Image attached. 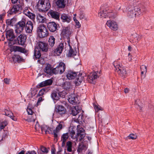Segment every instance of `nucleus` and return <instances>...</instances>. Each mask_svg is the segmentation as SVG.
I'll return each instance as SVG.
<instances>
[{"label": "nucleus", "mask_w": 154, "mask_h": 154, "mask_svg": "<svg viewBox=\"0 0 154 154\" xmlns=\"http://www.w3.org/2000/svg\"><path fill=\"white\" fill-rule=\"evenodd\" d=\"M100 72L98 71L91 73L87 77L88 82L91 83H94V81L100 76Z\"/></svg>", "instance_id": "obj_9"}, {"label": "nucleus", "mask_w": 154, "mask_h": 154, "mask_svg": "<svg viewBox=\"0 0 154 154\" xmlns=\"http://www.w3.org/2000/svg\"><path fill=\"white\" fill-rule=\"evenodd\" d=\"M16 21V19L15 18H13L11 19H8L6 20V23L8 25L13 26Z\"/></svg>", "instance_id": "obj_35"}, {"label": "nucleus", "mask_w": 154, "mask_h": 154, "mask_svg": "<svg viewBox=\"0 0 154 154\" xmlns=\"http://www.w3.org/2000/svg\"><path fill=\"white\" fill-rule=\"evenodd\" d=\"M10 81V79L6 78L4 79V81L5 84H9Z\"/></svg>", "instance_id": "obj_54"}, {"label": "nucleus", "mask_w": 154, "mask_h": 154, "mask_svg": "<svg viewBox=\"0 0 154 154\" xmlns=\"http://www.w3.org/2000/svg\"><path fill=\"white\" fill-rule=\"evenodd\" d=\"M8 122L6 121H5L0 122V129L1 131L2 130H4L5 127L8 125Z\"/></svg>", "instance_id": "obj_47"}, {"label": "nucleus", "mask_w": 154, "mask_h": 154, "mask_svg": "<svg viewBox=\"0 0 154 154\" xmlns=\"http://www.w3.org/2000/svg\"><path fill=\"white\" fill-rule=\"evenodd\" d=\"M67 3V0H58L56 2L58 7L61 8H64Z\"/></svg>", "instance_id": "obj_26"}, {"label": "nucleus", "mask_w": 154, "mask_h": 154, "mask_svg": "<svg viewBox=\"0 0 154 154\" xmlns=\"http://www.w3.org/2000/svg\"><path fill=\"white\" fill-rule=\"evenodd\" d=\"M27 111L29 115H32L33 118L31 119L30 121H33L34 122L35 120L36 116L35 114L34 115L33 114V112L31 110V109H27Z\"/></svg>", "instance_id": "obj_43"}, {"label": "nucleus", "mask_w": 154, "mask_h": 154, "mask_svg": "<svg viewBox=\"0 0 154 154\" xmlns=\"http://www.w3.org/2000/svg\"><path fill=\"white\" fill-rule=\"evenodd\" d=\"M2 131H4V132L2 134V139L8 136V131H5L4 130H3Z\"/></svg>", "instance_id": "obj_50"}, {"label": "nucleus", "mask_w": 154, "mask_h": 154, "mask_svg": "<svg viewBox=\"0 0 154 154\" xmlns=\"http://www.w3.org/2000/svg\"><path fill=\"white\" fill-rule=\"evenodd\" d=\"M68 97V101L72 104H77L79 103L78 97L74 94L69 95Z\"/></svg>", "instance_id": "obj_14"}, {"label": "nucleus", "mask_w": 154, "mask_h": 154, "mask_svg": "<svg viewBox=\"0 0 154 154\" xmlns=\"http://www.w3.org/2000/svg\"><path fill=\"white\" fill-rule=\"evenodd\" d=\"M37 19L38 22L41 23H45L46 22V19L40 14H38L37 15Z\"/></svg>", "instance_id": "obj_34"}, {"label": "nucleus", "mask_w": 154, "mask_h": 154, "mask_svg": "<svg viewBox=\"0 0 154 154\" xmlns=\"http://www.w3.org/2000/svg\"><path fill=\"white\" fill-rule=\"evenodd\" d=\"M57 25H58V24H57L54 22H51L48 23L47 27L50 32H55L58 29Z\"/></svg>", "instance_id": "obj_15"}, {"label": "nucleus", "mask_w": 154, "mask_h": 154, "mask_svg": "<svg viewBox=\"0 0 154 154\" xmlns=\"http://www.w3.org/2000/svg\"><path fill=\"white\" fill-rule=\"evenodd\" d=\"M117 14V13L114 11L113 12L107 9L102 10L101 9L99 13V16L102 18H106L107 17L109 18H114L116 17Z\"/></svg>", "instance_id": "obj_4"}, {"label": "nucleus", "mask_w": 154, "mask_h": 154, "mask_svg": "<svg viewBox=\"0 0 154 154\" xmlns=\"http://www.w3.org/2000/svg\"><path fill=\"white\" fill-rule=\"evenodd\" d=\"M47 128L46 126H44L41 127L40 128L42 132H45V131H46Z\"/></svg>", "instance_id": "obj_58"}, {"label": "nucleus", "mask_w": 154, "mask_h": 154, "mask_svg": "<svg viewBox=\"0 0 154 154\" xmlns=\"http://www.w3.org/2000/svg\"><path fill=\"white\" fill-rule=\"evenodd\" d=\"M37 32L40 38L47 36L48 34V31L44 24L40 25L37 28Z\"/></svg>", "instance_id": "obj_5"}, {"label": "nucleus", "mask_w": 154, "mask_h": 154, "mask_svg": "<svg viewBox=\"0 0 154 154\" xmlns=\"http://www.w3.org/2000/svg\"><path fill=\"white\" fill-rule=\"evenodd\" d=\"M51 97L54 100H59V97L57 94V92L55 91H53L51 94Z\"/></svg>", "instance_id": "obj_40"}, {"label": "nucleus", "mask_w": 154, "mask_h": 154, "mask_svg": "<svg viewBox=\"0 0 154 154\" xmlns=\"http://www.w3.org/2000/svg\"><path fill=\"white\" fill-rule=\"evenodd\" d=\"M83 115H80L78 117V119L79 121H82L83 120Z\"/></svg>", "instance_id": "obj_62"}, {"label": "nucleus", "mask_w": 154, "mask_h": 154, "mask_svg": "<svg viewBox=\"0 0 154 154\" xmlns=\"http://www.w3.org/2000/svg\"><path fill=\"white\" fill-rule=\"evenodd\" d=\"M63 87L64 89L68 90L71 89L72 87V85L70 82H66L63 84Z\"/></svg>", "instance_id": "obj_41"}, {"label": "nucleus", "mask_w": 154, "mask_h": 154, "mask_svg": "<svg viewBox=\"0 0 154 154\" xmlns=\"http://www.w3.org/2000/svg\"><path fill=\"white\" fill-rule=\"evenodd\" d=\"M49 149V148H47L44 146H41L40 147V150H38V154H46L48 152Z\"/></svg>", "instance_id": "obj_32"}, {"label": "nucleus", "mask_w": 154, "mask_h": 154, "mask_svg": "<svg viewBox=\"0 0 154 154\" xmlns=\"http://www.w3.org/2000/svg\"><path fill=\"white\" fill-rule=\"evenodd\" d=\"M26 36L24 34H20L17 37V39L14 40V42H11V44H19L24 45L26 38Z\"/></svg>", "instance_id": "obj_8"}, {"label": "nucleus", "mask_w": 154, "mask_h": 154, "mask_svg": "<svg viewBox=\"0 0 154 154\" xmlns=\"http://www.w3.org/2000/svg\"><path fill=\"white\" fill-rule=\"evenodd\" d=\"M64 125L63 122H60L57 126L55 129L53 130V134L55 139H56L57 140V133L62 129Z\"/></svg>", "instance_id": "obj_13"}, {"label": "nucleus", "mask_w": 154, "mask_h": 154, "mask_svg": "<svg viewBox=\"0 0 154 154\" xmlns=\"http://www.w3.org/2000/svg\"><path fill=\"white\" fill-rule=\"evenodd\" d=\"M12 120L16 121H17V119L13 116V113L12 115H11V116L9 117Z\"/></svg>", "instance_id": "obj_59"}, {"label": "nucleus", "mask_w": 154, "mask_h": 154, "mask_svg": "<svg viewBox=\"0 0 154 154\" xmlns=\"http://www.w3.org/2000/svg\"><path fill=\"white\" fill-rule=\"evenodd\" d=\"M77 139H79V141H81L83 139L85 136V130L82 128H81L78 131V133L77 134Z\"/></svg>", "instance_id": "obj_20"}, {"label": "nucleus", "mask_w": 154, "mask_h": 154, "mask_svg": "<svg viewBox=\"0 0 154 154\" xmlns=\"http://www.w3.org/2000/svg\"><path fill=\"white\" fill-rule=\"evenodd\" d=\"M84 79V77L82 76V74L78 75L75 79V83L76 85H79L82 83Z\"/></svg>", "instance_id": "obj_33"}, {"label": "nucleus", "mask_w": 154, "mask_h": 154, "mask_svg": "<svg viewBox=\"0 0 154 154\" xmlns=\"http://www.w3.org/2000/svg\"><path fill=\"white\" fill-rule=\"evenodd\" d=\"M19 4L14 5L13 7L8 12V14L11 15L16 14L19 12L22 7L24 5V3L22 1H19Z\"/></svg>", "instance_id": "obj_6"}, {"label": "nucleus", "mask_w": 154, "mask_h": 154, "mask_svg": "<svg viewBox=\"0 0 154 154\" xmlns=\"http://www.w3.org/2000/svg\"><path fill=\"white\" fill-rule=\"evenodd\" d=\"M69 133H66L63 134L61 137V141H62V146H64L66 140L69 137Z\"/></svg>", "instance_id": "obj_31"}, {"label": "nucleus", "mask_w": 154, "mask_h": 154, "mask_svg": "<svg viewBox=\"0 0 154 154\" xmlns=\"http://www.w3.org/2000/svg\"><path fill=\"white\" fill-rule=\"evenodd\" d=\"M26 154H36V153L35 151L33 150L30 152H28Z\"/></svg>", "instance_id": "obj_61"}, {"label": "nucleus", "mask_w": 154, "mask_h": 154, "mask_svg": "<svg viewBox=\"0 0 154 154\" xmlns=\"http://www.w3.org/2000/svg\"><path fill=\"white\" fill-rule=\"evenodd\" d=\"M33 25L32 22L31 21H28L26 23L25 30L26 33H31L33 29Z\"/></svg>", "instance_id": "obj_19"}, {"label": "nucleus", "mask_w": 154, "mask_h": 154, "mask_svg": "<svg viewBox=\"0 0 154 154\" xmlns=\"http://www.w3.org/2000/svg\"><path fill=\"white\" fill-rule=\"evenodd\" d=\"M141 71L145 72V73L147 72L146 66L144 65H142L140 67Z\"/></svg>", "instance_id": "obj_51"}, {"label": "nucleus", "mask_w": 154, "mask_h": 154, "mask_svg": "<svg viewBox=\"0 0 154 154\" xmlns=\"http://www.w3.org/2000/svg\"><path fill=\"white\" fill-rule=\"evenodd\" d=\"M53 82V81L51 79H49L43 81L39 83V86L40 87H43L45 86L51 85Z\"/></svg>", "instance_id": "obj_27"}, {"label": "nucleus", "mask_w": 154, "mask_h": 154, "mask_svg": "<svg viewBox=\"0 0 154 154\" xmlns=\"http://www.w3.org/2000/svg\"><path fill=\"white\" fill-rule=\"evenodd\" d=\"M41 127H40L39 125L38 124V122H37L35 125V128L36 131L39 130Z\"/></svg>", "instance_id": "obj_56"}, {"label": "nucleus", "mask_w": 154, "mask_h": 154, "mask_svg": "<svg viewBox=\"0 0 154 154\" xmlns=\"http://www.w3.org/2000/svg\"><path fill=\"white\" fill-rule=\"evenodd\" d=\"M64 48V42L60 43L58 46L54 51V53L59 55L62 53Z\"/></svg>", "instance_id": "obj_23"}, {"label": "nucleus", "mask_w": 154, "mask_h": 154, "mask_svg": "<svg viewBox=\"0 0 154 154\" xmlns=\"http://www.w3.org/2000/svg\"><path fill=\"white\" fill-rule=\"evenodd\" d=\"M48 91V89L46 88H43L41 89L38 94V96H41L45 94Z\"/></svg>", "instance_id": "obj_45"}, {"label": "nucleus", "mask_w": 154, "mask_h": 154, "mask_svg": "<svg viewBox=\"0 0 154 154\" xmlns=\"http://www.w3.org/2000/svg\"><path fill=\"white\" fill-rule=\"evenodd\" d=\"M75 23H76V26L77 28H79L81 27V25L78 20H76Z\"/></svg>", "instance_id": "obj_57"}, {"label": "nucleus", "mask_w": 154, "mask_h": 154, "mask_svg": "<svg viewBox=\"0 0 154 154\" xmlns=\"http://www.w3.org/2000/svg\"><path fill=\"white\" fill-rule=\"evenodd\" d=\"M80 108L79 106L72 107L70 109V114L73 116H75L80 112Z\"/></svg>", "instance_id": "obj_21"}, {"label": "nucleus", "mask_w": 154, "mask_h": 154, "mask_svg": "<svg viewBox=\"0 0 154 154\" xmlns=\"http://www.w3.org/2000/svg\"><path fill=\"white\" fill-rule=\"evenodd\" d=\"M48 14L51 16L52 18L54 19L57 20L59 19V14L57 12L51 10L49 12Z\"/></svg>", "instance_id": "obj_29"}, {"label": "nucleus", "mask_w": 154, "mask_h": 154, "mask_svg": "<svg viewBox=\"0 0 154 154\" xmlns=\"http://www.w3.org/2000/svg\"><path fill=\"white\" fill-rule=\"evenodd\" d=\"M61 19L63 22H66L67 23H69L71 21L72 18L68 14H63L61 15Z\"/></svg>", "instance_id": "obj_24"}, {"label": "nucleus", "mask_w": 154, "mask_h": 154, "mask_svg": "<svg viewBox=\"0 0 154 154\" xmlns=\"http://www.w3.org/2000/svg\"><path fill=\"white\" fill-rule=\"evenodd\" d=\"M87 148V146L84 145L83 143H82L79 144L78 151L80 152L82 150H85Z\"/></svg>", "instance_id": "obj_37"}, {"label": "nucleus", "mask_w": 154, "mask_h": 154, "mask_svg": "<svg viewBox=\"0 0 154 154\" xmlns=\"http://www.w3.org/2000/svg\"><path fill=\"white\" fill-rule=\"evenodd\" d=\"M44 71L45 72L50 75L54 74L53 69H52L51 65L49 64H48L46 66L44 70Z\"/></svg>", "instance_id": "obj_28"}, {"label": "nucleus", "mask_w": 154, "mask_h": 154, "mask_svg": "<svg viewBox=\"0 0 154 154\" xmlns=\"http://www.w3.org/2000/svg\"><path fill=\"white\" fill-rule=\"evenodd\" d=\"M66 65L63 62H60L56 68L53 69L54 74H62L65 71Z\"/></svg>", "instance_id": "obj_7"}, {"label": "nucleus", "mask_w": 154, "mask_h": 154, "mask_svg": "<svg viewBox=\"0 0 154 154\" xmlns=\"http://www.w3.org/2000/svg\"><path fill=\"white\" fill-rule=\"evenodd\" d=\"M69 48L70 49L68 54V56L73 57L75 59H77L78 57V56H76V52L73 50L71 47Z\"/></svg>", "instance_id": "obj_30"}, {"label": "nucleus", "mask_w": 154, "mask_h": 154, "mask_svg": "<svg viewBox=\"0 0 154 154\" xmlns=\"http://www.w3.org/2000/svg\"><path fill=\"white\" fill-rule=\"evenodd\" d=\"M34 56L36 59H39L41 56V54L39 50L37 48L34 49Z\"/></svg>", "instance_id": "obj_36"}, {"label": "nucleus", "mask_w": 154, "mask_h": 154, "mask_svg": "<svg viewBox=\"0 0 154 154\" xmlns=\"http://www.w3.org/2000/svg\"><path fill=\"white\" fill-rule=\"evenodd\" d=\"M55 111L57 114L61 115L65 114L66 113V109L63 106L61 105H57L55 107Z\"/></svg>", "instance_id": "obj_17"}, {"label": "nucleus", "mask_w": 154, "mask_h": 154, "mask_svg": "<svg viewBox=\"0 0 154 154\" xmlns=\"http://www.w3.org/2000/svg\"><path fill=\"white\" fill-rule=\"evenodd\" d=\"M138 35L135 34L132 35V38H136L137 40H139V37Z\"/></svg>", "instance_id": "obj_55"}, {"label": "nucleus", "mask_w": 154, "mask_h": 154, "mask_svg": "<svg viewBox=\"0 0 154 154\" xmlns=\"http://www.w3.org/2000/svg\"><path fill=\"white\" fill-rule=\"evenodd\" d=\"M113 65L115 68V71L117 72L119 75L123 78H125L127 75L125 69L117 61L114 62Z\"/></svg>", "instance_id": "obj_3"}, {"label": "nucleus", "mask_w": 154, "mask_h": 154, "mask_svg": "<svg viewBox=\"0 0 154 154\" xmlns=\"http://www.w3.org/2000/svg\"><path fill=\"white\" fill-rule=\"evenodd\" d=\"M11 60L14 62H18V63H20L21 61H23V58L20 56L19 55H14L11 57Z\"/></svg>", "instance_id": "obj_25"}, {"label": "nucleus", "mask_w": 154, "mask_h": 154, "mask_svg": "<svg viewBox=\"0 0 154 154\" xmlns=\"http://www.w3.org/2000/svg\"><path fill=\"white\" fill-rule=\"evenodd\" d=\"M55 39L53 36H51L49 38L48 43L49 45L53 47L55 43Z\"/></svg>", "instance_id": "obj_38"}, {"label": "nucleus", "mask_w": 154, "mask_h": 154, "mask_svg": "<svg viewBox=\"0 0 154 154\" xmlns=\"http://www.w3.org/2000/svg\"><path fill=\"white\" fill-rule=\"evenodd\" d=\"M107 25L111 29L116 31L118 29V27L116 23L111 20H108L106 23Z\"/></svg>", "instance_id": "obj_16"}, {"label": "nucleus", "mask_w": 154, "mask_h": 154, "mask_svg": "<svg viewBox=\"0 0 154 154\" xmlns=\"http://www.w3.org/2000/svg\"><path fill=\"white\" fill-rule=\"evenodd\" d=\"M6 37L8 40L10 41V43L14 42V39L15 38L14 30L13 29H10L6 31Z\"/></svg>", "instance_id": "obj_12"}, {"label": "nucleus", "mask_w": 154, "mask_h": 154, "mask_svg": "<svg viewBox=\"0 0 154 154\" xmlns=\"http://www.w3.org/2000/svg\"><path fill=\"white\" fill-rule=\"evenodd\" d=\"M26 23L25 20H24L19 22L17 24L15 32L17 33H19L22 32L25 26Z\"/></svg>", "instance_id": "obj_11"}, {"label": "nucleus", "mask_w": 154, "mask_h": 154, "mask_svg": "<svg viewBox=\"0 0 154 154\" xmlns=\"http://www.w3.org/2000/svg\"><path fill=\"white\" fill-rule=\"evenodd\" d=\"M76 75V72L72 70H69L66 72V76L69 80H72L74 79Z\"/></svg>", "instance_id": "obj_22"}, {"label": "nucleus", "mask_w": 154, "mask_h": 154, "mask_svg": "<svg viewBox=\"0 0 154 154\" xmlns=\"http://www.w3.org/2000/svg\"><path fill=\"white\" fill-rule=\"evenodd\" d=\"M37 7L39 11H47L51 7V4L48 0H39Z\"/></svg>", "instance_id": "obj_2"}, {"label": "nucleus", "mask_w": 154, "mask_h": 154, "mask_svg": "<svg viewBox=\"0 0 154 154\" xmlns=\"http://www.w3.org/2000/svg\"><path fill=\"white\" fill-rule=\"evenodd\" d=\"M66 148L67 150L69 152H71L72 151V143L71 142L69 141L66 143Z\"/></svg>", "instance_id": "obj_46"}, {"label": "nucleus", "mask_w": 154, "mask_h": 154, "mask_svg": "<svg viewBox=\"0 0 154 154\" xmlns=\"http://www.w3.org/2000/svg\"><path fill=\"white\" fill-rule=\"evenodd\" d=\"M62 33L63 35H69L71 34L69 28L67 27L63 29Z\"/></svg>", "instance_id": "obj_42"}, {"label": "nucleus", "mask_w": 154, "mask_h": 154, "mask_svg": "<svg viewBox=\"0 0 154 154\" xmlns=\"http://www.w3.org/2000/svg\"><path fill=\"white\" fill-rule=\"evenodd\" d=\"M13 50L15 51H18L21 53L25 52V49L23 48L18 46H14L13 48Z\"/></svg>", "instance_id": "obj_39"}, {"label": "nucleus", "mask_w": 154, "mask_h": 154, "mask_svg": "<svg viewBox=\"0 0 154 154\" xmlns=\"http://www.w3.org/2000/svg\"><path fill=\"white\" fill-rule=\"evenodd\" d=\"M128 16L130 18H134L136 16L143 15L146 11L145 7H135L134 9L132 8H129L128 9L126 8Z\"/></svg>", "instance_id": "obj_1"}, {"label": "nucleus", "mask_w": 154, "mask_h": 154, "mask_svg": "<svg viewBox=\"0 0 154 154\" xmlns=\"http://www.w3.org/2000/svg\"><path fill=\"white\" fill-rule=\"evenodd\" d=\"M38 47L42 51L47 52L48 50V47L47 43L41 41H39L38 43Z\"/></svg>", "instance_id": "obj_18"}, {"label": "nucleus", "mask_w": 154, "mask_h": 154, "mask_svg": "<svg viewBox=\"0 0 154 154\" xmlns=\"http://www.w3.org/2000/svg\"><path fill=\"white\" fill-rule=\"evenodd\" d=\"M94 108L95 109L96 111L97 110V111H98L99 110H100V108L99 107V106L96 105L94 106Z\"/></svg>", "instance_id": "obj_63"}, {"label": "nucleus", "mask_w": 154, "mask_h": 154, "mask_svg": "<svg viewBox=\"0 0 154 154\" xmlns=\"http://www.w3.org/2000/svg\"><path fill=\"white\" fill-rule=\"evenodd\" d=\"M129 89L128 88H125L124 90V92L125 93H128L129 92Z\"/></svg>", "instance_id": "obj_64"}, {"label": "nucleus", "mask_w": 154, "mask_h": 154, "mask_svg": "<svg viewBox=\"0 0 154 154\" xmlns=\"http://www.w3.org/2000/svg\"><path fill=\"white\" fill-rule=\"evenodd\" d=\"M128 137L130 139L132 140L135 139L137 138V136L136 134H131L129 135Z\"/></svg>", "instance_id": "obj_49"}, {"label": "nucleus", "mask_w": 154, "mask_h": 154, "mask_svg": "<svg viewBox=\"0 0 154 154\" xmlns=\"http://www.w3.org/2000/svg\"><path fill=\"white\" fill-rule=\"evenodd\" d=\"M79 18L81 19H83L85 17V14L82 12H81L80 13L79 15Z\"/></svg>", "instance_id": "obj_52"}, {"label": "nucleus", "mask_w": 154, "mask_h": 154, "mask_svg": "<svg viewBox=\"0 0 154 154\" xmlns=\"http://www.w3.org/2000/svg\"><path fill=\"white\" fill-rule=\"evenodd\" d=\"M32 11V10L30 8L26 7L23 9V13L30 19L32 20H34L35 15L34 13L31 12Z\"/></svg>", "instance_id": "obj_10"}, {"label": "nucleus", "mask_w": 154, "mask_h": 154, "mask_svg": "<svg viewBox=\"0 0 154 154\" xmlns=\"http://www.w3.org/2000/svg\"><path fill=\"white\" fill-rule=\"evenodd\" d=\"M44 100V99L42 97H39L38 100V101L37 103V105H38L40 104L41 102Z\"/></svg>", "instance_id": "obj_53"}, {"label": "nucleus", "mask_w": 154, "mask_h": 154, "mask_svg": "<svg viewBox=\"0 0 154 154\" xmlns=\"http://www.w3.org/2000/svg\"><path fill=\"white\" fill-rule=\"evenodd\" d=\"M12 112L11 111L5 109L3 112L2 114L9 117L11 116V115H12Z\"/></svg>", "instance_id": "obj_48"}, {"label": "nucleus", "mask_w": 154, "mask_h": 154, "mask_svg": "<svg viewBox=\"0 0 154 154\" xmlns=\"http://www.w3.org/2000/svg\"><path fill=\"white\" fill-rule=\"evenodd\" d=\"M71 136V138L72 139H74L76 137V136L75 135V132L74 130L72 128L70 129L68 133Z\"/></svg>", "instance_id": "obj_44"}, {"label": "nucleus", "mask_w": 154, "mask_h": 154, "mask_svg": "<svg viewBox=\"0 0 154 154\" xmlns=\"http://www.w3.org/2000/svg\"><path fill=\"white\" fill-rule=\"evenodd\" d=\"M51 131L50 129L49 128H47L46 131H45V133L47 134H50Z\"/></svg>", "instance_id": "obj_60"}]
</instances>
